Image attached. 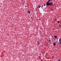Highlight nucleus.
I'll list each match as a JSON object with an SVG mask.
<instances>
[{
  "instance_id": "1",
  "label": "nucleus",
  "mask_w": 61,
  "mask_h": 61,
  "mask_svg": "<svg viewBox=\"0 0 61 61\" xmlns=\"http://www.w3.org/2000/svg\"><path fill=\"white\" fill-rule=\"evenodd\" d=\"M51 0H48V1L46 2V5L47 7V6L48 5L49 6H53V4L52 2H50Z\"/></svg>"
},
{
  "instance_id": "2",
  "label": "nucleus",
  "mask_w": 61,
  "mask_h": 61,
  "mask_svg": "<svg viewBox=\"0 0 61 61\" xmlns=\"http://www.w3.org/2000/svg\"><path fill=\"white\" fill-rule=\"evenodd\" d=\"M57 37V36H54V37L55 38H56V37Z\"/></svg>"
},
{
  "instance_id": "3",
  "label": "nucleus",
  "mask_w": 61,
  "mask_h": 61,
  "mask_svg": "<svg viewBox=\"0 0 61 61\" xmlns=\"http://www.w3.org/2000/svg\"><path fill=\"white\" fill-rule=\"evenodd\" d=\"M53 45L54 46H55L56 45V43H53Z\"/></svg>"
},
{
  "instance_id": "4",
  "label": "nucleus",
  "mask_w": 61,
  "mask_h": 61,
  "mask_svg": "<svg viewBox=\"0 0 61 61\" xmlns=\"http://www.w3.org/2000/svg\"><path fill=\"white\" fill-rule=\"evenodd\" d=\"M27 13H30V11H27Z\"/></svg>"
},
{
  "instance_id": "5",
  "label": "nucleus",
  "mask_w": 61,
  "mask_h": 61,
  "mask_svg": "<svg viewBox=\"0 0 61 61\" xmlns=\"http://www.w3.org/2000/svg\"><path fill=\"white\" fill-rule=\"evenodd\" d=\"M59 43V44H61V40L60 41V42Z\"/></svg>"
},
{
  "instance_id": "6",
  "label": "nucleus",
  "mask_w": 61,
  "mask_h": 61,
  "mask_svg": "<svg viewBox=\"0 0 61 61\" xmlns=\"http://www.w3.org/2000/svg\"><path fill=\"white\" fill-rule=\"evenodd\" d=\"M37 42L38 44H39H39H40V43H39V42L38 41Z\"/></svg>"
},
{
  "instance_id": "7",
  "label": "nucleus",
  "mask_w": 61,
  "mask_h": 61,
  "mask_svg": "<svg viewBox=\"0 0 61 61\" xmlns=\"http://www.w3.org/2000/svg\"><path fill=\"white\" fill-rule=\"evenodd\" d=\"M61 41V38H60L59 39V41Z\"/></svg>"
},
{
  "instance_id": "8",
  "label": "nucleus",
  "mask_w": 61,
  "mask_h": 61,
  "mask_svg": "<svg viewBox=\"0 0 61 61\" xmlns=\"http://www.w3.org/2000/svg\"><path fill=\"white\" fill-rule=\"evenodd\" d=\"M31 19H33V17H31Z\"/></svg>"
},
{
  "instance_id": "9",
  "label": "nucleus",
  "mask_w": 61,
  "mask_h": 61,
  "mask_svg": "<svg viewBox=\"0 0 61 61\" xmlns=\"http://www.w3.org/2000/svg\"><path fill=\"white\" fill-rule=\"evenodd\" d=\"M59 23V21H57V23Z\"/></svg>"
},
{
  "instance_id": "10",
  "label": "nucleus",
  "mask_w": 61,
  "mask_h": 61,
  "mask_svg": "<svg viewBox=\"0 0 61 61\" xmlns=\"http://www.w3.org/2000/svg\"><path fill=\"white\" fill-rule=\"evenodd\" d=\"M40 7H41V5H40L39 7H38V8H40Z\"/></svg>"
},
{
  "instance_id": "11",
  "label": "nucleus",
  "mask_w": 61,
  "mask_h": 61,
  "mask_svg": "<svg viewBox=\"0 0 61 61\" xmlns=\"http://www.w3.org/2000/svg\"><path fill=\"white\" fill-rule=\"evenodd\" d=\"M43 5H42L41 6V7H42V8H43Z\"/></svg>"
},
{
  "instance_id": "12",
  "label": "nucleus",
  "mask_w": 61,
  "mask_h": 61,
  "mask_svg": "<svg viewBox=\"0 0 61 61\" xmlns=\"http://www.w3.org/2000/svg\"><path fill=\"white\" fill-rule=\"evenodd\" d=\"M59 27H61V25H59Z\"/></svg>"
},
{
  "instance_id": "13",
  "label": "nucleus",
  "mask_w": 61,
  "mask_h": 61,
  "mask_svg": "<svg viewBox=\"0 0 61 61\" xmlns=\"http://www.w3.org/2000/svg\"><path fill=\"white\" fill-rule=\"evenodd\" d=\"M49 42H51V41H50V40H49Z\"/></svg>"
},
{
  "instance_id": "14",
  "label": "nucleus",
  "mask_w": 61,
  "mask_h": 61,
  "mask_svg": "<svg viewBox=\"0 0 61 61\" xmlns=\"http://www.w3.org/2000/svg\"><path fill=\"white\" fill-rule=\"evenodd\" d=\"M46 4H44V6H46Z\"/></svg>"
},
{
  "instance_id": "15",
  "label": "nucleus",
  "mask_w": 61,
  "mask_h": 61,
  "mask_svg": "<svg viewBox=\"0 0 61 61\" xmlns=\"http://www.w3.org/2000/svg\"><path fill=\"white\" fill-rule=\"evenodd\" d=\"M47 41H48L47 42H48V41H49L48 39V40H47Z\"/></svg>"
},
{
  "instance_id": "16",
  "label": "nucleus",
  "mask_w": 61,
  "mask_h": 61,
  "mask_svg": "<svg viewBox=\"0 0 61 61\" xmlns=\"http://www.w3.org/2000/svg\"><path fill=\"white\" fill-rule=\"evenodd\" d=\"M58 61H61L60 60H58Z\"/></svg>"
},
{
  "instance_id": "17",
  "label": "nucleus",
  "mask_w": 61,
  "mask_h": 61,
  "mask_svg": "<svg viewBox=\"0 0 61 61\" xmlns=\"http://www.w3.org/2000/svg\"><path fill=\"white\" fill-rule=\"evenodd\" d=\"M27 6H25V7H27Z\"/></svg>"
},
{
  "instance_id": "18",
  "label": "nucleus",
  "mask_w": 61,
  "mask_h": 61,
  "mask_svg": "<svg viewBox=\"0 0 61 61\" xmlns=\"http://www.w3.org/2000/svg\"><path fill=\"white\" fill-rule=\"evenodd\" d=\"M38 9H39V8H38Z\"/></svg>"
},
{
  "instance_id": "19",
  "label": "nucleus",
  "mask_w": 61,
  "mask_h": 61,
  "mask_svg": "<svg viewBox=\"0 0 61 61\" xmlns=\"http://www.w3.org/2000/svg\"><path fill=\"white\" fill-rule=\"evenodd\" d=\"M56 0V1H57V0Z\"/></svg>"
}]
</instances>
